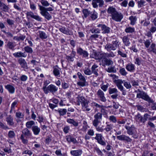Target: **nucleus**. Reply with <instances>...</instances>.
<instances>
[{
	"instance_id": "obj_1",
	"label": "nucleus",
	"mask_w": 156,
	"mask_h": 156,
	"mask_svg": "<svg viewBox=\"0 0 156 156\" xmlns=\"http://www.w3.org/2000/svg\"><path fill=\"white\" fill-rule=\"evenodd\" d=\"M107 12L112 17V19L116 22H120L123 18V14L121 12H118L113 6L109 7Z\"/></svg>"
},
{
	"instance_id": "obj_2",
	"label": "nucleus",
	"mask_w": 156,
	"mask_h": 156,
	"mask_svg": "<svg viewBox=\"0 0 156 156\" xmlns=\"http://www.w3.org/2000/svg\"><path fill=\"white\" fill-rule=\"evenodd\" d=\"M48 84V83L45 85V84L44 83V86L43 87V91L45 94H47L49 92H50L54 94L58 91V88L55 85L51 84L47 87V85Z\"/></svg>"
},
{
	"instance_id": "obj_3",
	"label": "nucleus",
	"mask_w": 156,
	"mask_h": 156,
	"mask_svg": "<svg viewBox=\"0 0 156 156\" xmlns=\"http://www.w3.org/2000/svg\"><path fill=\"white\" fill-rule=\"evenodd\" d=\"M22 132V134L21 135L20 139L24 144H26L28 143V140L25 139L24 136L26 138H30L32 136V133L27 128L23 129Z\"/></svg>"
},
{
	"instance_id": "obj_4",
	"label": "nucleus",
	"mask_w": 156,
	"mask_h": 156,
	"mask_svg": "<svg viewBox=\"0 0 156 156\" xmlns=\"http://www.w3.org/2000/svg\"><path fill=\"white\" fill-rule=\"evenodd\" d=\"M139 93L136 95V97L138 98H141L144 100L147 101L148 103H153V100L148 96L147 94L143 91L138 90Z\"/></svg>"
},
{
	"instance_id": "obj_5",
	"label": "nucleus",
	"mask_w": 156,
	"mask_h": 156,
	"mask_svg": "<svg viewBox=\"0 0 156 156\" xmlns=\"http://www.w3.org/2000/svg\"><path fill=\"white\" fill-rule=\"evenodd\" d=\"M102 117V113L100 112L97 113L94 115V119L93 121V124H94L95 125H97L98 124L101 123Z\"/></svg>"
},
{
	"instance_id": "obj_6",
	"label": "nucleus",
	"mask_w": 156,
	"mask_h": 156,
	"mask_svg": "<svg viewBox=\"0 0 156 156\" xmlns=\"http://www.w3.org/2000/svg\"><path fill=\"white\" fill-rule=\"evenodd\" d=\"M109 93L110 94H113L111 96V98L113 99H116L118 98L119 94H118V91L116 88L110 87L108 89Z\"/></svg>"
},
{
	"instance_id": "obj_7",
	"label": "nucleus",
	"mask_w": 156,
	"mask_h": 156,
	"mask_svg": "<svg viewBox=\"0 0 156 156\" xmlns=\"http://www.w3.org/2000/svg\"><path fill=\"white\" fill-rule=\"evenodd\" d=\"M77 53L81 56L83 58H88L89 54L86 51L83 50L80 47H79L76 49Z\"/></svg>"
},
{
	"instance_id": "obj_8",
	"label": "nucleus",
	"mask_w": 156,
	"mask_h": 156,
	"mask_svg": "<svg viewBox=\"0 0 156 156\" xmlns=\"http://www.w3.org/2000/svg\"><path fill=\"white\" fill-rule=\"evenodd\" d=\"M96 135L94 139L97 140L99 144L102 146H105L106 145V142L103 140L104 137L101 134L96 133Z\"/></svg>"
},
{
	"instance_id": "obj_9",
	"label": "nucleus",
	"mask_w": 156,
	"mask_h": 156,
	"mask_svg": "<svg viewBox=\"0 0 156 156\" xmlns=\"http://www.w3.org/2000/svg\"><path fill=\"white\" fill-rule=\"evenodd\" d=\"M103 0H92V4L94 8H97L99 5L100 7H102L104 5Z\"/></svg>"
},
{
	"instance_id": "obj_10",
	"label": "nucleus",
	"mask_w": 156,
	"mask_h": 156,
	"mask_svg": "<svg viewBox=\"0 0 156 156\" xmlns=\"http://www.w3.org/2000/svg\"><path fill=\"white\" fill-rule=\"evenodd\" d=\"M97 27H101L103 34H108L110 32V28L105 24H99L97 25Z\"/></svg>"
},
{
	"instance_id": "obj_11",
	"label": "nucleus",
	"mask_w": 156,
	"mask_h": 156,
	"mask_svg": "<svg viewBox=\"0 0 156 156\" xmlns=\"http://www.w3.org/2000/svg\"><path fill=\"white\" fill-rule=\"evenodd\" d=\"M117 138L119 140L126 141L127 142H131L132 139L125 135H122L117 136Z\"/></svg>"
},
{
	"instance_id": "obj_12",
	"label": "nucleus",
	"mask_w": 156,
	"mask_h": 156,
	"mask_svg": "<svg viewBox=\"0 0 156 156\" xmlns=\"http://www.w3.org/2000/svg\"><path fill=\"white\" fill-rule=\"evenodd\" d=\"M97 94L98 98L101 101L105 102L106 101L104 93L101 90L99 89L97 92Z\"/></svg>"
},
{
	"instance_id": "obj_13",
	"label": "nucleus",
	"mask_w": 156,
	"mask_h": 156,
	"mask_svg": "<svg viewBox=\"0 0 156 156\" xmlns=\"http://www.w3.org/2000/svg\"><path fill=\"white\" fill-rule=\"evenodd\" d=\"M27 17V18L29 19L30 17L38 21H41V18L39 16L35 15L34 13L30 11L27 12L26 13Z\"/></svg>"
},
{
	"instance_id": "obj_14",
	"label": "nucleus",
	"mask_w": 156,
	"mask_h": 156,
	"mask_svg": "<svg viewBox=\"0 0 156 156\" xmlns=\"http://www.w3.org/2000/svg\"><path fill=\"white\" fill-rule=\"evenodd\" d=\"M19 63L21 67L26 69H28L27 62L23 58H19L18 60Z\"/></svg>"
},
{
	"instance_id": "obj_15",
	"label": "nucleus",
	"mask_w": 156,
	"mask_h": 156,
	"mask_svg": "<svg viewBox=\"0 0 156 156\" xmlns=\"http://www.w3.org/2000/svg\"><path fill=\"white\" fill-rule=\"evenodd\" d=\"M134 119L135 121L139 124L142 123L144 124L143 116L139 113H138L135 116Z\"/></svg>"
},
{
	"instance_id": "obj_16",
	"label": "nucleus",
	"mask_w": 156,
	"mask_h": 156,
	"mask_svg": "<svg viewBox=\"0 0 156 156\" xmlns=\"http://www.w3.org/2000/svg\"><path fill=\"white\" fill-rule=\"evenodd\" d=\"M91 57L96 59H100L102 57V54L99 52L93 51L92 55H90Z\"/></svg>"
},
{
	"instance_id": "obj_17",
	"label": "nucleus",
	"mask_w": 156,
	"mask_h": 156,
	"mask_svg": "<svg viewBox=\"0 0 156 156\" xmlns=\"http://www.w3.org/2000/svg\"><path fill=\"white\" fill-rule=\"evenodd\" d=\"M102 66H109L112 65L113 64V61L107 59L106 58H104L102 60Z\"/></svg>"
},
{
	"instance_id": "obj_18",
	"label": "nucleus",
	"mask_w": 156,
	"mask_h": 156,
	"mask_svg": "<svg viewBox=\"0 0 156 156\" xmlns=\"http://www.w3.org/2000/svg\"><path fill=\"white\" fill-rule=\"evenodd\" d=\"M60 31L62 33L67 35H72V32L67 28L65 27H61L59 28Z\"/></svg>"
},
{
	"instance_id": "obj_19",
	"label": "nucleus",
	"mask_w": 156,
	"mask_h": 156,
	"mask_svg": "<svg viewBox=\"0 0 156 156\" xmlns=\"http://www.w3.org/2000/svg\"><path fill=\"white\" fill-rule=\"evenodd\" d=\"M0 8L1 9L5 12H8L9 10V6L2 2L0 0Z\"/></svg>"
},
{
	"instance_id": "obj_20",
	"label": "nucleus",
	"mask_w": 156,
	"mask_h": 156,
	"mask_svg": "<svg viewBox=\"0 0 156 156\" xmlns=\"http://www.w3.org/2000/svg\"><path fill=\"white\" fill-rule=\"evenodd\" d=\"M5 120L7 124L9 126H13L14 125V122L13 119L11 115H7L5 118Z\"/></svg>"
},
{
	"instance_id": "obj_21",
	"label": "nucleus",
	"mask_w": 156,
	"mask_h": 156,
	"mask_svg": "<svg viewBox=\"0 0 156 156\" xmlns=\"http://www.w3.org/2000/svg\"><path fill=\"white\" fill-rule=\"evenodd\" d=\"M98 66L96 64L93 65L91 68L92 73H93L95 76H98L99 74L98 72L99 71Z\"/></svg>"
},
{
	"instance_id": "obj_22",
	"label": "nucleus",
	"mask_w": 156,
	"mask_h": 156,
	"mask_svg": "<svg viewBox=\"0 0 156 156\" xmlns=\"http://www.w3.org/2000/svg\"><path fill=\"white\" fill-rule=\"evenodd\" d=\"M124 81V80L123 81L122 80L118 79L115 80L114 81V82L116 86L119 89L123 87L122 84L123 83Z\"/></svg>"
},
{
	"instance_id": "obj_23",
	"label": "nucleus",
	"mask_w": 156,
	"mask_h": 156,
	"mask_svg": "<svg viewBox=\"0 0 156 156\" xmlns=\"http://www.w3.org/2000/svg\"><path fill=\"white\" fill-rule=\"evenodd\" d=\"M113 40L112 41L111 44L115 51L119 46V41L117 38L113 39Z\"/></svg>"
},
{
	"instance_id": "obj_24",
	"label": "nucleus",
	"mask_w": 156,
	"mask_h": 156,
	"mask_svg": "<svg viewBox=\"0 0 156 156\" xmlns=\"http://www.w3.org/2000/svg\"><path fill=\"white\" fill-rule=\"evenodd\" d=\"M126 69L129 71L133 72L135 70L134 65L132 63H128L126 66Z\"/></svg>"
},
{
	"instance_id": "obj_25",
	"label": "nucleus",
	"mask_w": 156,
	"mask_h": 156,
	"mask_svg": "<svg viewBox=\"0 0 156 156\" xmlns=\"http://www.w3.org/2000/svg\"><path fill=\"white\" fill-rule=\"evenodd\" d=\"M15 46L16 44L15 43L12 41H9L6 44V47L7 48L12 50H14Z\"/></svg>"
},
{
	"instance_id": "obj_26",
	"label": "nucleus",
	"mask_w": 156,
	"mask_h": 156,
	"mask_svg": "<svg viewBox=\"0 0 156 156\" xmlns=\"http://www.w3.org/2000/svg\"><path fill=\"white\" fill-rule=\"evenodd\" d=\"M13 55L16 58L23 57L25 58L27 57V55L25 52H16L13 54Z\"/></svg>"
},
{
	"instance_id": "obj_27",
	"label": "nucleus",
	"mask_w": 156,
	"mask_h": 156,
	"mask_svg": "<svg viewBox=\"0 0 156 156\" xmlns=\"http://www.w3.org/2000/svg\"><path fill=\"white\" fill-rule=\"evenodd\" d=\"M82 153V150L79 149L76 150H73L70 151L71 154L73 156H79Z\"/></svg>"
},
{
	"instance_id": "obj_28",
	"label": "nucleus",
	"mask_w": 156,
	"mask_h": 156,
	"mask_svg": "<svg viewBox=\"0 0 156 156\" xmlns=\"http://www.w3.org/2000/svg\"><path fill=\"white\" fill-rule=\"evenodd\" d=\"M32 130L34 135H37L39 134L40 132V129L37 126H34L32 127Z\"/></svg>"
},
{
	"instance_id": "obj_29",
	"label": "nucleus",
	"mask_w": 156,
	"mask_h": 156,
	"mask_svg": "<svg viewBox=\"0 0 156 156\" xmlns=\"http://www.w3.org/2000/svg\"><path fill=\"white\" fill-rule=\"evenodd\" d=\"M40 13L48 20H49L51 18V15L47 11H41Z\"/></svg>"
},
{
	"instance_id": "obj_30",
	"label": "nucleus",
	"mask_w": 156,
	"mask_h": 156,
	"mask_svg": "<svg viewBox=\"0 0 156 156\" xmlns=\"http://www.w3.org/2000/svg\"><path fill=\"white\" fill-rule=\"evenodd\" d=\"M5 88L7 89L9 93L11 94H13L15 92V89L13 86L10 85L8 84L5 86Z\"/></svg>"
},
{
	"instance_id": "obj_31",
	"label": "nucleus",
	"mask_w": 156,
	"mask_h": 156,
	"mask_svg": "<svg viewBox=\"0 0 156 156\" xmlns=\"http://www.w3.org/2000/svg\"><path fill=\"white\" fill-rule=\"evenodd\" d=\"M118 55L123 58H126L127 56V52L126 51H124L122 49L119 48L118 51Z\"/></svg>"
},
{
	"instance_id": "obj_32",
	"label": "nucleus",
	"mask_w": 156,
	"mask_h": 156,
	"mask_svg": "<svg viewBox=\"0 0 156 156\" xmlns=\"http://www.w3.org/2000/svg\"><path fill=\"white\" fill-rule=\"evenodd\" d=\"M66 139L69 142H72L74 144H76L78 143L77 141L75 138L69 135L66 136Z\"/></svg>"
},
{
	"instance_id": "obj_33",
	"label": "nucleus",
	"mask_w": 156,
	"mask_h": 156,
	"mask_svg": "<svg viewBox=\"0 0 156 156\" xmlns=\"http://www.w3.org/2000/svg\"><path fill=\"white\" fill-rule=\"evenodd\" d=\"M84 98L82 96H78L77 98L76 102L78 105H80L85 100Z\"/></svg>"
},
{
	"instance_id": "obj_34",
	"label": "nucleus",
	"mask_w": 156,
	"mask_h": 156,
	"mask_svg": "<svg viewBox=\"0 0 156 156\" xmlns=\"http://www.w3.org/2000/svg\"><path fill=\"white\" fill-rule=\"evenodd\" d=\"M129 39L126 36H124L122 38V41L124 45L126 46H129L130 43L129 41Z\"/></svg>"
},
{
	"instance_id": "obj_35",
	"label": "nucleus",
	"mask_w": 156,
	"mask_h": 156,
	"mask_svg": "<svg viewBox=\"0 0 156 156\" xmlns=\"http://www.w3.org/2000/svg\"><path fill=\"white\" fill-rule=\"evenodd\" d=\"M67 122L70 124H72L75 127H77L78 125V122L73 119H67Z\"/></svg>"
},
{
	"instance_id": "obj_36",
	"label": "nucleus",
	"mask_w": 156,
	"mask_h": 156,
	"mask_svg": "<svg viewBox=\"0 0 156 156\" xmlns=\"http://www.w3.org/2000/svg\"><path fill=\"white\" fill-rule=\"evenodd\" d=\"M38 6L39 7V9L41 11H46L48 12V11H51L53 10V9L51 7L45 8L40 5H38Z\"/></svg>"
},
{
	"instance_id": "obj_37",
	"label": "nucleus",
	"mask_w": 156,
	"mask_h": 156,
	"mask_svg": "<svg viewBox=\"0 0 156 156\" xmlns=\"http://www.w3.org/2000/svg\"><path fill=\"white\" fill-rule=\"evenodd\" d=\"M136 107L137 110L141 112H148V109L144 108L142 106L140 105H136Z\"/></svg>"
},
{
	"instance_id": "obj_38",
	"label": "nucleus",
	"mask_w": 156,
	"mask_h": 156,
	"mask_svg": "<svg viewBox=\"0 0 156 156\" xmlns=\"http://www.w3.org/2000/svg\"><path fill=\"white\" fill-rule=\"evenodd\" d=\"M60 68L55 67L54 68L53 71L54 75L56 76L59 77L60 76Z\"/></svg>"
},
{
	"instance_id": "obj_39",
	"label": "nucleus",
	"mask_w": 156,
	"mask_h": 156,
	"mask_svg": "<svg viewBox=\"0 0 156 156\" xmlns=\"http://www.w3.org/2000/svg\"><path fill=\"white\" fill-rule=\"evenodd\" d=\"M129 19L131 21L130 23V24L132 25H134L136 22L137 18L135 16H131L129 17Z\"/></svg>"
},
{
	"instance_id": "obj_40",
	"label": "nucleus",
	"mask_w": 156,
	"mask_h": 156,
	"mask_svg": "<svg viewBox=\"0 0 156 156\" xmlns=\"http://www.w3.org/2000/svg\"><path fill=\"white\" fill-rule=\"evenodd\" d=\"M125 128L127 130V133L129 135H132L133 134V128L127 126H125Z\"/></svg>"
},
{
	"instance_id": "obj_41",
	"label": "nucleus",
	"mask_w": 156,
	"mask_h": 156,
	"mask_svg": "<svg viewBox=\"0 0 156 156\" xmlns=\"http://www.w3.org/2000/svg\"><path fill=\"white\" fill-rule=\"evenodd\" d=\"M39 33L40 37L42 39H46L48 37V35L43 31H39Z\"/></svg>"
},
{
	"instance_id": "obj_42",
	"label": "nucleus",
	"mask_w": 156,
	"mask_h": 156,
	"mask_svg": "<svg viewBox=\"0 0 156 156\" xmlns=\"http://www.w3.org/2000/svg\"><path fill=\"white\" fill-rule=\"evenodd\" d=\"M59 114L60 115L63 116L65 115L66 113L67 110L66 109H58L56 110Z\"/></svg>"
},
{
	"instance_id": "obj_43",
	"label": "nucleus",
	"mask_w": 156,
	"mask_h": 156,
	"mask_svg": "<svg viewBox=\"0 0 156 156\" xmlns=\"http://www.w3.org/2000/svg\"><path fill=\"white\" fill-rule=\"evenodd\" d=\"M105 48L108 51H114L111 44L110 43L107 44L105 45Z\"/></svg>"
},
{
	"instance_id": "obj_44",
	"label": "nucleus",
	"mask_w": 156,
	"mask_h": 156,
	"mask_svg": "<svg viewBox=\"0 0 156 156\" xmlns=\"http://www.w3.org/2000/svg\"><path fill=\"white\" fill-rule=\"evenodd\" d=\"M35 124V122L33 121H30L26 123L27 128L30 129Z\"/></svg>"
},
{
	"instance_id": "obj_45",
	"label": "nucleus",
	"mask_w": 156,
	"mask_h": 156,
	"mask_svg": "<svg viewBox=\"0 0 156 156\" xmlns=\"http://www.w3.org/2000/svg\"><path fill=\"white\" fill-rule=\"evenodd\" d=\"M108 73H115L116 72V69L115 66H111L108 68L106 70Z\"/></svg>"
},
{
	"instance_id": "obj_46",
	"label": "nucleus",
	"mask_w": 156,
	"mask_h": 156,
	"mask_svg": "<svg viewBox=\"0 0 156 156\" xmlns=\"http://www.w3.org/2000/svg\"><path fill=\"white\" fill-rule=\"evenodd\" d=\"M25 37L26 36L25 35H22L19 37L14 36L13 38V39L17 41H19L20 40L23 41L25 38Z\"/></svg>"
},
{
	"instance_id": "obj_47",
	"label": "nucleus",
	"mask_w": 156,
	"mask_h": 156,
	"mask_svg": "<svg viewBox=\"0 0 156 156\" xmlns=\"http://www.w3.org/2000/svg\"><path fill=\"white\" fill-rule=\"evenodd\" d=\"M125 32L126 33H133L135 31V29L134 27H127L125 30Z\"/></svg>"
},
{
	"instance_id": "obj_48",
	"label": "nucleus",
	"mask_w": 156,
	"mask_h": 156,
	"mask_svg": "<svg viewBox=\"0 0 156 156\" xmlns=\"http://www.w3.org/2000/svg\"><path fill=\"white\" fill-rule=\"evenodd\" d=\"M82 12L85 18H86L90 14V11L86 9H83Z\"/></svg>"
},
{
	"instance_id": "obj_49",
	"label": "nucleus",
	"mask_w": 156,
	"mask_h": 156,
	"mask_svg": "<svg viewBox=\"0 0 156 156\" xmlns=\"http://www.w3.org/2000/svg\"><path fill=\"white\" fill-rule=\"evenodd\" d=\"M146 2L144 0H140L137 2L138 6L139 7H142L146 5Z\"/></svg>"
},
{
	"instance_id": "obj_50",
	"label": "nucleus",
	"mask_w": 156,
	"mask_h": 156,
	"mask_svg": "<svg viewBox=\"0 0 156 156\" xmlns=\"http://www.w3.org/2000/svg\"><path fill=\"white\" fill-rule=\"evenodd\" d=\"M93 125L95 127L96 130L99 132H102L104 131V129L102 127H100V126H98V125H99V124H98L97 125H95L94 124H93Z\"/></svg>"
},
{
	"instance_id": "obj_51",
	"label": "nucleus",
	"mask_w": 156,
	"mask_h": 156,
	"mask_svg": "<svg viewBox=\"0 0 156 156\" xmlns=\"http://www.w3.org/2000/svg\"><path fill=\"white\" fill-rule=\"evenodd\" d=\"M24 49L25 52L30 54L33 52L32 49L29 46H25L24 47Z\"/></svg>"
},
{
	"instance_id": "obj_52",
	"label": "nucleus",
	"mask_w": 156,
	"mask_h": 156,
	"mask_svg": "<svg viewBox=\"0 0 156 156\" xmlns=\"http://www.w3.org/2000/svg\"><path fill=\"white\" fill-rule=\"evenodd\" d=\"M150 115L147 113L145 114L143 117L144 124L145 122L148 120H150Z\"/></svg>"
},
{
	"instance_id": "obj_53",
	"label": "nucleus",
	"mask_w": 156,
	"mask_h": 156,
	"mask_svg": "<svg viewBox=\"0 0 156 156\" xmlns=\"http://www.w3.org/2000/svg\"><path fill=\"white\" fill-rule=\"evenodd\" d=\"M119 72L120 74L123 76H125L127 74L125 69L124 68H121L120 69Z\"/></svg>"
},
{
	"instance_id": "obj_54",
	"label": "nucleus",
	"mask_w": 156,
	"mask_h": 156,
	"mask_svg": "<svg viewBox=\"0 0 156 156\" xmlns=\"http://www.w3.org/2000/svg\"><path fill=\"white\" fill-rule=\"evenodd\" d=\"M109 120L111 122L115 123L117 122L116 117L114 115H111L108 118Z\"/></svg>"
},
{
	"instance_id": "obj_55",
	"label": "nucleus",
	"mask_w": 156,
	"mask_h": 156,
	"mask_svg": "<svg viewBox=\"0 0 156 156\" xmlns=\"http://www.w3.org/2000/svg\"><path fill=\"white\" fill-rule=\"evenodd\" d=\"M40 2L42 5L44 7L48 6L50 5L48 2L46 0H41Z\"/></svg>"
},
{
	"instance_id": "obj_56",
	"label": "nucleus",
	"mask_w": 156,
	"mask_h": 156,
	"mask_svg": "<svg viewBox=\"0 0 156 156\" xmlns=\"http://www.w3.org/2000/svg\"><path fill=\"white\" fill-rule=\"evenodd\" d=\"M77 75L78 76V78L81 81H86L85 77L82 74L80 73L79 72H78L77 73Z\"/></svg>"
},
{
	"instance_id": "obj_57",
	"label": "nucleus",
	"mask_w": 156,
	"mask_h": 156,
	"mask_svg": "<svg viewBox=\"0 0 156 156\" xmlns=\"http://www.w3.org/2000/svg\"><path fill=\"white\" fill-rule=\"evenodd\" d=\"M112 124H107L104 130L107 132H108L112 129Z\"/></svg>"
},
{
	"instance_id": "obj_58",
	"label": "nucleus",
	"mask_w": 156,
	"mask_h": 156,
	"mask_svg": "<svg viewBox=\"0 0 156 156\" xmlns=\"http://www.w3.org/2000/svg\"><path fill=\"white\" fill-rule=\"evenodd\" d=\"M101 30L98 28H92L90 30V31L92 33L99 34Z\"/></svg>"
},
{
	"instance_id": "obj_59",
	"label": "nucleus",
	"mask_w": 156,
	"mask_h": 156,
	"mask_svg": "<svg viewBox=\"0 0 156 156\" xmlns=\"http://www.w3.org/2000/svg\"><path fill=\"white\" fill-rule=\"evenodd\" d=\"M123 82L124 86L127 89H129L132 87V86L129 82Z\"/></svg>"
},
{
	"instance_id": "obj_60",
	"label": "nucleus",
	"mask_w": 156,
	"mask_h": 156,
	"mask_svg": "<svg viewBox=\"0 0 156 156\" xmlns=\"http://www.w3.org/2000/svg\"><path fill=\"white\" fill-rule=\"evenodd\" d=\"M94 152H96L98 155L102 156L103 154L102 152L97 147H94Z\"/></svg>"
},
{
	"instance_id": "obj_61",
	"label": "nucleus",
	"mask_w": 156,
	"mask_h": 156,
	"mask_svg": "<svg viewBox=\"0 0 156 156\" xmlns=\"http://www.w3.org/2000/svg\"><path fill=\"white\" fill-rule=\"evenodd\" d=\"M15 136V134L14 131L10 130L9 131L8 134V136L9 138H14Z\"/></svg>"
},
{
	"instance_id": "obj_62",
	"label": "nucleus",
	"mask_w": 156,
	"mask_h": 156,
	"mask_svg": "<svg viewBox=\"0 0 156 156\" xmlns=\"http://www.w3.org/2000/svg\"><path fill=\"white\" fill-rule=\"evenodd\" d=\"M84 72L85 74L88 75H90L92 74V71L88 68H86L84 70Z\"/></svg>"
},
{
	"instance_id": "obj_63",
	"label": "nucleus",
	"mask_w": 156,
	"mask_h": 156,
	"mask_svg": "<svg viewBox=\"0 0 156 156\" xmlns=\"http://www.w3.org/2000/svg\"><path fill=\"white\" fill-rule=\"evenodd\" d=\"M131 82L133 86L135 87L139 85V81L137 80H132Z\"/></svg>"
},
{
	"instance_id": "obj_64",
	"label": "nucleus",
	"mask_w": 156,
	"mask_h": 156,
	"mask_svg": "<svg viewBox=\"0 0 156 156\" xmlns=\"http://www.w3.org/2000/svg\"><path fill=\"white\" fill-rule=\"evenodd\" d=\"M14 8L19 11H21V8L20 6V5L19 4H17L16 3L13 4Z\"/></svg>"
}]
</instances>
